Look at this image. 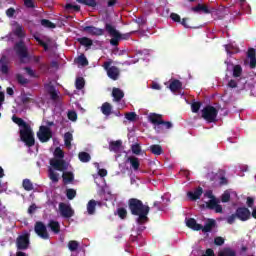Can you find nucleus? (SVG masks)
Instances as JSON below:
<instances>
[{
  "mask_svg": "<svg viewBox=\"0 0 256 256\" xmlns=\"http://www.w3.org/2000/svg\"><path fill=\"white\" fill-rule=\"evenodd\" d=\"M128 209L130 210L131 215L137 217L136 223H138V225H144V223L149 221L147 215H149L151 208L149 205L143 204V201L137 198H130L128 200Z\"/></svg>",
  "mask_w": 256,
  "mask_h": 256,
  "instance_id": "1",
  "label": "nucleus"
},
{
  "mask_svg": "<svg viewBox=\"0 0 256 256\" xmlns=\"http://www.w3.org/2000/svg\"><path fill=\"white\" fill-rule=\"evenodd\" d=\"M105 31H107V33L110 35L111 40H110V45H113V47H117V45H119V42L124 39L127 40L129 39V37H131L130 34H121L117 31V29L115 28V26L106 23L105 24Z\"/></svg>",
  "mask_w": 256,
  "mask_h": 256,
  "instance_id": "2",
  "label": "nucleus"
},
{
  "mask_svg": "<svg viewBox=\"0 0 256 256\" xmlns=\"http://www.w3.org/2000/svg\"><path fill=\"white\" fill-rule=\"evenodd\" d=\"M20 139L25 143L26 147H33L35 145V133L31 126L20 129Z\"/></svg>",
  "mask_w": 256,
  "mask_h": 256,
  "instance_id": "3",
  "label": "nucleus"
},
{
  "mask_svg": "<svg viewBox=\"0 0 256 256\" xmlns=\"http://www.w3.org/2000/svg\"><path fill=\"white\" fill-rule=\"evenodd\" d=\"M217 115H219V111L213 106H206L202 110V119L207 121V123H215Z\"/></svg>",
  "mask_w": 256,
  "mask_h": 256,
  "instance_id": "4",
  "label": "nucleus"
},
{
  "mask_svg": "<svg viewBox=\"0 0 256 256\" xmlns=\"http://www.w3.org/2000/svg\"><path fill=\"white\" fill-rule=\"evenodd\" d=\"M111 63H113L112 60L106 61L102 67L106 70L109 79H112V81H117V79H119V75H121V72L117 66H111Z\"/></svg>",
  "mask_w": 256,
  "mask_h": 256,
  "instance_id": "5",
  "label": "nucleus"
},
{
  "mask_svg": "<svg viewBox=\"0 0 256 256\" xmlns=\"http://www.w3.org/2000/svg\"><path fill=\"white\" fill-rule=\"evenodd\" d=\"M37 137L41 143H47L53 138V131H51L49 126H40L39 131L37 132Z\"/></svg>",
  "mask_w": 256,
  "mask_h": 256,
  "instance_id": "6",
  "label": "nucleus"
},
{
  "mask_svg": "<svg viewBox=\"0 0 256 256\" xmlns=\"http://www.w3.org/2000/svg\"><path fill=\"white\" fill-rule=\"evenodd\" d=\"M29 237H30L29 233H25L17 237L16 247L18 251H27V249H29V245H30Z\"/></svg>",
  "mask_w": 256,
  "mask_h": 256,
  "instance_id": "7",
  "label": "nucleus"
},
{
  "mask_svg": "<svg viewBox=\"0 0 256 256\" xmlns=\"http://www.w3.org/2000/svg\"><path fill=\"white\" fill-rule=\"evenodd\" d=\"M14 50L20 59H27L29 57V50L23 40H20L14 45Z\"/></svg>",
  "mask_w": 256,
  "mask_h": 256,
  "instance_id": "8",
  "label": "nucleus"
},
{
  "mask_svg": "<svg viewBox=\"0 0 256 256\" xmlns=\"http://www.w3.org/2000/svg\"><path fill=\"white\" fill-rule=\"evenodd\" d=\"M237 219L239 221H249L251 219V211L247 207H238L235 211Z\"/></svg>",
  "mask_w": 256,
  "mask_h": 256,
  "instance_id": "9",
  "label": "nucleus"
},
{
  "mask_svg": "<svg viewBox=\"0 0 256 256\" xmlns=\"http://www.w3.org/2000/svg\"><path fill=\"white\" fill-rule=\"evenodd\" d=\"M59 211H60L61 217H64V219H71V217L75 215V211L73 210V208H71V206L63 202L59 204Z\"/></svg>",
  "mask_w": 256,
  "mask_h": 256,
  "instance_id": "10",
  "label": "nucleus"
},
{
  "mask_svg": "<svg viewBox=\"0 0 256 256\" xmlns=\"http://www.w3.org/2000/svg\"><path fill=\"white\" fill-rule=\"evenodd\" d=\"M34 231L38 235V237H41V239H49V232H47V226H45L43 222H36Z\"/></svg>",
  "mask_w": 256,
  "mask_h": 256,
  "instance_id": "11",
  "label": "nucleus"
},
{
  "mask_svg": "<svg viewBox=\"0 0 256 256\" xmlns=\"http://www.w3.org/2000/svg\"><path fill=\"white\" fill-rule=\"evenodd\" d=\"M12 25L14 27L12 33L13 35H15V37H17L18 39H25V37H27V33L25 32V28H23V25H21L17 21H14Z\"/></svg>",
  "mask_w": 256,
  "mask_h": 256,
  "instance_id": "12",
  "label": "nucleus"
},
{
  "mask_svg": "<svg viewBox=\"0 0 256 256\" xmlns=\"http://www.w3.org/2000/svg\"><path fill=\"white\" fill-rule=\"evenodd\" d=\"M50 165L56 171H67V162L63 159L53 158L50 160Z\"/></svg>",
  "mask_w": 256,
  "mask_h": 256,
  "instance_id": "13",
  "label": "nucleus"
},
{
  "mask_svg": "<svg viewBox=\"0 0 256 256\" xmlns=\"http://www.w3.org/2000/svg\"><path fill=\"white\" fill-rule=\"evenodd\" d=\"M206 209L215 211V213H223V206L219 205V200L217 198H213L206 202Z\"/></svg>",
  "mask_w": 256,
  "mask_h": 256,
  "instance_id": "14",
  "label": "nucleus"
},
{
  "mask_svg": "<svg viewBox=\"0 0 256 256\" xmlns=\"http://www.w3.org/2000/svg\"><path fill=\"white\" fill-rule=\"evenodd\" d=\"M83 31L88 33V35H93L95 37H101L102 35H105L104 29L97 28L95 26H86L83 28Z\"/></svg>",
  "mask_w": 256,
  "mask_h": 256,
  "instance_id": "15",
  "label": "nucleus"
},
{
  "mask_svg": "<svg viewBox=\"0 0 256 256\" xmlns=\"http://www.w3.org/2000/svg\"><path fill=\"white\" fill-rule=\"evenodd\" d=\"M0 73L2 75L9 74V58L5 55L0 58Z\"/></svg>",
  "mask_w": 256,
  "mask_h": 256,
  "instance_id": "16",
  "label": "nucleus"
},
{
  "mask_svg": "<svg viewBox=\"0 0 256 256\" xmlns=\"http://www.w3.org/2000/svg\"><path fill=\"white\" fill-rule=\"evenodd\" d=\"M201 195H203V188L201 186H198L194 192H187V197L190 199V201H197L201 199Z\"/></svg>",
  "mask_w": 256,
  "mask_h": 256,
  "instance_id": "17",
  "label": "nucleus"
},
{
  "mask_svg": "<svg viewBox=\"0 0 256 256\" xmlns=\"http://www.w3.org/2000/svg\"><path fill=\"white\" fill-rule=\"evenodd\" d=\"M45 89L47 93L50 95V99L52 101H57V99H59V93L57 92V89L55 88V86L51 84H46Z\"/></svg>",
  "mask_w": 256,
  "mask_h": 256,
  "instance_id": "18",
  "label": "nucleus"
},
{
  "mask_svg": "<svg viewBox=\"0 0 256 256\" xmlns=\"http://www.w3.org/2000/svg\"><path fill=\"white\" fill-rule=\"evenodd\" d=\"M247 58L250 59V69L256 67V50L254 48L248 49Z\"/></svg>",
  "mask_w": 256,
  "mask_h": 256,
  "instance_id": "19",
  "label": "nucleus"
},
{
  "mask_svg": "<svg viewBox=\"0 0 256 256\" xmlns=\"http://www.w3.org/2000/svg\"><path fill=\"white\" fill-rule=\"evenodd\" d=\"M148 119L152 125H161L163 123V116L157 113H151Z\"/></svg>",
  "mask_w": 256,
  "mask_h": 256,
  "instance_id": "20",
  "label": "nucleus"
},
{
  "mask_svg": "<svg viewBox=\"0 0 256 256\" xmlns=\"http://www.w3.org/2000/svg\"><path fill=\"white\" fill-rule=\"evenodd\" d=\"M127 163H130V167L133 169V171H139V167L141 166L139 158L135 156H130L127 158Z\"/></svg>",
  "mask_w": 256,
  "mask_h": 256,
  "instance_id": "21",
  "label": "nucleus"
},
{
  "mask_svg": "<svg viewBox=\"0 0 256 256\" xmlns=\"http://www.w3.org/2000/svg\"><path fill=\"white\" fill-rule=\"evenodd\" d=\"M186 225L187 227H189V229H193V231H201V229H203V226L201 224H198L197 220H195L194 218H189L186 221Z\"/></svg>",
  "mask_w": 256,
  "mask_h": 256,
  "instance_id": "22",
  "label": "nucleus"
},
{
  "mask_svg": "<svg viewBox=\"0 0 256 256\" xmlns=\"http://www.w3.org/2000/svg\"><path fill=\"white\" fill-rule=\"evenodd\" d=\"M47 227L55 234L61 233V225L55 220H50Z\"/></svg>",
  "mask_w": 256,
  "mask_h": 256,
  "instance_id": "23",
  "label": "nucleus"
},
{
  "mask_svg": "<svg viewBox=\"0 0 256 256\" xmlns=\"http://www.w3.org/2000/svg\"><path fill=\"white\" fill-rule=\"evenodd\" d=\"M169 89L172 93H175L179 89H183V83L180 80L174 79L170 82Z\"/></svg>",
  "mask_w": 256,
  "mask_h": 256,
  "instance_id": "24",
  "label": "nucleus"
},
{
  "mask_svg": "<svg viewBox=\"0 0 256 256\" xmlns=\"http://www.w3.org/2000/svg\"><path fill=\"white\" fill-rule=\"evenodd\" d=\"M112 97L114 98V101L119 103L123 97H125V93L120 88H113L112 89Z\"/></svg>",
  "mask_w": 256,
  "mask_h": 256,
  "instance_id": "25",
  "label": "nucleus"
},
{
  "mask_svg": "<svg viewBox=\"0 0 256 256\" xmlns=\"http://www.w3.org/2000/svg\"><path fill=\"white\" fill-rule=\"evenodd\" d=\"M101 111L103 115L109 117L113 113V106L109 102H104L101 106Z\"/></svg>",
  "mask_w": 256,
  "mask_h": 256,
  "instance_id": "26",
  "label": "nucleus"
},
{
  "mask_svg": "<svg viewBox=\"0 0 256 256\" xmlns=\"http://www.w3.org/2000/svg\"><path fill=\"white\" fill-rule=\"evenodd\" d=\"M12 121L16 125H18V127H22V129H27L30 126L29 124H27V122H25V120H23L20 117H17L16 115L12 116Z\"/></svg>",
  "mask_w": 256,
  "mask_h": 256,
  "instance_id": "27",
  "label": "nucleus"
},
{
  "mask_svg": "<svg viewBox=\"0 0 256 256\" xmlns=\"http://www.w3.org/2000/svg\"><path fill=\"white\" fill-rule=\"evenodd\" d=\"M62 179L65 185H69V183L75 181V175L73 174V172H63Z\"/></svg>",
  "mask_w": 256,
  "mask_h": 256,
  "instance_id": "28",
  "label": "nucleus"
},
{
  "mask_svg": "<svg viewBox=\"0 0 256 256\" xmlns=\"http://www.w3.org/2000/svg\"><path fill=\"white\" fill-rule=\"evenodd\" d=\"M122 145L123 142L121 140L112 141L110 142L109 149L110 151H114V153H119Z\"/></svg>",
  "mask_w": 256,
  "mask_h": 256,
  "instance_id": "29",
  "label": "nucleus"
},
{
  "mask_svg": "<svg viewBox=\"0 0 256 256\" xmlns=\"http://www.w3.org/2000/svg\"><path fill=\"white\" fill-rule=\"evenodd\" d=\"M213 227H215V220L214 219H208L206 224L202 226L201 230L203 233H211L213 230Z\"/></svg>",
  "mask_w": 256,
  "mask_h": 256,
  "instance_id": "30",
  "label": "nucleus"
},
{
  "mask_svg": "<svg viewBox=\"0 0 256 256\" xmlns=\"http://www.w3.org/2000/svg\"><path fill=\"white\" fill-rule=\"evenodd\" d=\"M232 71H233L232 76L235 79H237V78L241 77V75H243V68L239 64L234 65Z\"/></svg>",
  "mask_w": 256,
  "mask_h": 256,
  "instance_id": "31",
  "label": "nucleus"
},
{
  "mask_svg": "<svg viewBox=\"0 0 256 256\" xmlns=\"http://www.w3.org/2000/svg\"><path fill=\"white\" fill-rule=\"evenodd\" d=\"M150 151L153 153V155H163V147L158 144L151 145Z\"/></svg>",
  "mask_w": 256,
  "mask_h": 256,
  "instance_id": "32",
  "label": "nucleus"
},
{
  "mask_svg": "<svg viewBox=\"0 0 256 256\" xmlns=\"http://www.w3.org/2000/svg\"><path fill=\"white\" fill-rule=\"evenodd\" d=\"M218 256H237V252L231 248H224L219 252Z\"/></svg>",
  "mask_w": 256,
  "mask_h": 256,
  "instance_id": "33",
  "label": "nucleus"
},
{
  "mask_svg": "<svg viewBox=\"0 0 256 256\" xmlns=\"http://www.w3.org/2000/svg\"><path fill=\"white\" fill-rule=\"evenodd\" d=\"M78 43H80V45H83L84 47L93 46V40H91V38L88 37L78 38Z\"/></svg>",
  "mask_w": 256,
  "mask_h": 256,
  "instance_id": "34",
  "label": "nucleus"
},
{
  "mask_svg": "<svg viewBox=\"0 0 256 256\" xmlns=\"http://www.w3.org/2000/svg\"><path fill=\"white\" fill-rule=\"evenodd\" d=\"M78 159L81 163H89V161H91V155L87 152H80L78 154Z\"/></svg>",
  "mask_w": 256,
  "mask_h": 256,
  "instance_id": "35",
  "label": "nucleus"
},
{
  "mask_svg": "<svg viewBox=\"0 0 256 256\" xmlns=\"http://www.w3.org/2000/svg\"><path fill=\"white\" fill-rule=\"evenodd\" d=\"M95 207H97V201L90 200L87 204V211L89 215L95 214Z\"/></svg>",
  "mask_w": 256,
  "mask_h": 256,
  "instance_id": "36",
  "label": "nucleus"
},
{
  "mask_svg": "<svg viewBox=\"0 0 256 256\" xmlns=\"http://www.w3.org/2000/svg\"><path fill=\"white\" fill-rule=\"evenodd\" d=\"M42 27H46L47 29H55V27H57V25H55V23L51 22V20H47V19H42L40 21Z\"/></svg>",
  "mask_w": 256,
  "mask_h": 256,
  "instance_id": "37",
  "label": "nucleus"
},
{
  "mask_svg": "<svg viewBox=\"0 0 256 256\" xmlns=\"http://www.w3.org/2000/svg\"><path fill=\"white\" fill-rule=\"evenodd\" d=\"M71 141H73V134L71 132H66L64 134V145H66V147H71Z\"/></svg>",
  "mask_w": 256,
  "mask_h": 256,
  "instance_id": "38",
  "label": "nucleus"
},
{
  "mask_svg": "<svg viewBox=\"0 0 256 256\" xmlns=\"http://www.w3.org/2000/svg\"><path fill=\"white\" fill-rule=\"evenodd\" d=\"M78 65H82V67H87L89 65V60H87V57H85V54H81L77 58Z\"/></svg>",
  "mask_w": 256,
  "mask_h": 256,
  "instance_id": "39",
  "label": "nucleus"
},
{
  "mask_svg": "<svg viewBox=\"0 0 256 256\" xmlns=\"http://www.w3.org/2000/svg\"><path fill=\"white\" fill-rule=\"evenodd\" d=\"M22 186L25 189V191H33V182L29 179H24L22 182Z\"/></svg>",
  "mask_w": 256,
  "mask_h": 256,
  "instance_id": "40",
  "label": "nucleus"
},
{
  "mask_svg": "<svg viewBox=\"0 0 256 256\" xmlns=\"http://www.w3.org/2000/svg\"><path fill=\"white\" fill-rule=\"evenodd\" d=\"M66 197L69 201H73L74 197H77V191L75 189L69 188L66 190Z\"/></svg>",
  "mask_w": 256,
  "mask_h": 256,
  "instance_id": "41",
  "label": "nucleus"
},
{
  "mask_svg": "<svg viewBox=\"0 0 256 256\" xmlns=\"http://www.w3.org/2000/svg\"><path fill=\"white\" fill-rule=\"evenodd\" d=\"M78 3H82V5H87L88 7H97V1L95 0H76Z\"/></svg>",
  "mask_w": 256,
  "mask_h": 256,
  "instance_id": "42",
  "label": "nucleus"
},
{
  "mask_svg": "<svg viewBox=\"0 0 256 256\" xmlns=\"http://www.w3.org/2000/svg\"><path fill=\"white\" fill-rule=\"evenodd\" d=\"M68 249H69V251H77V249H79V242H77L75 240L69 241Z\"/></svg>",
  "mask_w": 256,
  "mask_h": 256,
  "instance_id": "43",
  "label": "nucleus"
},
{
  "mask_svg": "<svg viewBox=\"0 0 256 256\" xmlns=\"http://www.w3.org/2000/svg\"><path fill=\"white\" fill-rule=\"evenodd\" d=\"M16 80L20 85H27L29 83V79L25 78L23 74H17Z\"/></svg>",
  "mask_w": 256,
  "mask_h": 256,
  "instance_id": "44",
  "label": "nucleus"
},
{
  "mask_svg": "<svg viewBox=\"0 0 256 256\" xmlns=\"http://www.w3.org/2000/svg\"><path fill=\"white\" fill-rule=\"evenodd\" d=\"M34 39L41 47H43L44 51H49V44H47V42L41 40V38L37 36H35Z\"/></svg>",
  "mask_w": 256,
  "mask_h": 256,
  "instance_id": "45",
  "label": "nucleus"
},
{
  "mask_svg": "<svg viewBox=\"0 0 256 256\" xmlns=\"http://www.w3.org/2000/svg\"><path fill=\"white\" fill-rule=\"evenodd\" d=\"M75 85H76V89L78 90L83 89V87H85V79L83 77L77 78Z\"/></svg>",
  "mask_w": 256,
  "mask_h": 256,
  "instance_id": "46",
  "label": "nucleus"
},
{
  "mask_svg": "<svg viewBox=\"0 0 256 256\" xmlns=\"http://www.w3.org/2000/svg\"><path fill=\"white\" fill-rule=\"evenodd\" d=\"M54 159H63L65 157V152L61 148L57 147L54 151Z\"/></svg>",
  "mask_w": 256,
  "mask_h": 256,
  "instance_id": "47",
  "label": "nucleus"
},
{
  "mask_svg": "<svg viewBox=\"0 0 256 256\" xmlns=\"http://www.w3.org/2000/svg\"><path fill=\"white\" fill-rule=\"evenodd\" d=\"M49 177L53 183H59V174L55 173L52 169L49 170Z\"/></svg>",
  "mask_w": 256,
  "mask_h": 256,
  "instance_id": "48",
  "label": "nucleus"
},
{
  "mask_svg": "<svg viewBox=\"0 0 256 256\" xmlns=\"http://www.w3.org/2000/svg\"><path fill=\"white\" fill-rule=\"evenodd\" d=\"M131 151L134 155H141V145L139 144H133L131 146Z\"/></svg>",
  "mask_w": 256,
  "mask_h": 256,
  "instance_id": "49",
  "label": "nucleus"
},
{
  "mask_svg": "<svg viewBox=\"0 0 256 256\" xmlns=\"http://www.w3.org/2000/svg\"><path fill=\"white\" fill-rule=\"evenodd\" d=\"M117 214L120 219H127V209L125 208H118Z\"/></svg>",
  "mask_w": 256,
  "mask_h": 256,
  "instance_id": "50",
  "label": "nucleus"
},
{
  "mask_svg": "<svg viewBox=\"0 0 256 256\" xmlns=\"http://www.w3.org/2000/svg\"><path fill=\"white\" fill-rule=\"evenodd\" d=\"M65 9H66V11H81V6L73 5V4H66Z\"/></svg>",
  "mask_w": 256,
  "mask_h": 256,
  "instance_id": "51",
  "label": "nucleus"
},
{
  "mask_svg": "<svg viewBox=\"0 0 256 256\" xmlns=\"http://www.w3.org/2000/svg\"><path fill=\"white\" fill-rule=\"evenodd\" d=\"M222 203H229L231 201V194L228 191H225L221 196Z\"/></svg>",
  "mask_w": 256,
  "mask_h": 256,
  "instance_id": "52",
  "label": "nucleus"
},
{
  "mask_svg": "<svg viewBox=\"0 0 256 256\" xmlns=\"http://www.w3.org/2000/svg\"><path fill=\"white\" fill-rule=\"evenodd\" d=\"M199 109H201V102H193L191 104L192 113H199Z\"/></svg>",
  "mask_w": 256,
  "mask_h": 256,
  "instance_id": "53",
  "label": "nucleus"
},
{
  "mask_svg": "<svg viewBox=\"0 0 256 256\" xmlns=\"http://www.w3.org/2000/svg\"><path fill=\"white\" fill-rule=\"evenodd\" d=\"M24 5L27 9H35V0H24Z\"/></svg>",
  "mask_w": 256,
  "mask_h": 256,
  "instance_id": "54",
  "label": "nucleus"
},
{
  "mask_svg": "<svg viewBox=\"0 0 256 256\" xmlns=\"http://www.w3.org/2000/svg\"><path fill=\"white\" fill-rule=\"evenodd\" d=\"M125 118L128 121H135V119L137 118V114L135 112H128L125 114Z\"/></svg>",
  "mask_w": 256,
  "mask_h": 256,
  "instance_id": "55",
  "label": "nucleus"
},
{
  "mask_svg": "<svg viewBox=\"0 0 256 256\" xmlns=\"http://www.w3.org/2000/svg\"><path fill=\"white\" fill-rule=\"evenodd\" d=\"M214 244H216L218 247H221V245L225 244V239H223L221 236H218L214 238Z\"/></svg>",
  "mask_w": 256,
  "mask_h": 256,
  "instance_id": "56",
  "label": "nucleus"
},
{
  "mask_svg": "<svg viewBox=\"0 0 256 256\" xmlns=\"http://www.w3.org/2000/svg\"><path fill=\"white\" fill-rule=\"evenodd\" d=\"M235 219H237V214L236 212L230 216L227 217L226 221L229 225H233L235 223Z\"/></svg>",
  "mask_w": 256,
  "mask_h": 256,
  "instance_id": "57",
  "label": "nucleus"
},
{
  "mask_svg": "<svg viewBox=\"0 0 256 256\" xmlns=\"http://www.w3.org/2000/svg\"><path fill=\"white\" fill-rule=\"evenodd\" d=\"M170 18L172 19V21H174L175 23H181V16H179V14L177 13H172L170 15Z\"/></svg>",
  "mask_w": 256,
  "mask_h": 256,
  "instance_id": "58",
  "label": "nucleus"
},
{
  "mask_svg": "<svg viewBox=\"0 0 256 256\" xmlns=\"http://www.w3.org/2000/svg\"><path fill=\"white\" fill-rule=\"evenodd\" d=\"M68 119L70 121H77V112L75 111H69L68 112Z\"/></svg>",
  "mask_w": 256,
  "mask_h": 256,
  "instance_id": "59",
  "label": "nucleus"
},
{
  "mask_svg": "<svg viewBox=\"0 0 256 256\" xmlns=\"http://www.w3.org/2000/svg\"><path fill=\"white\" fill-rule=\"evenodd\" d=\"M24 70L26 71L27 75H29V77H37V75H35V71H33L31 67H25Z\"/></svg>",
  "mask_w": 256,
  "mask_h": 256,
  "instance_id": "60",
  "label": "nucleus"
},
{
  "mask_svg": "<svg viewBox=\"0 0 256 256\" xmlns=\"http://www.w3.org/2000/svg\"><path fill=\"white\" fill-rule=\"evenodd\" d=\"M6 15H7V17H14V15H15V8H13V7H10V8H8L7 10H6Z\"/></svg>",
  "mask_w": 256,
  "mask_h": 256,
  "instance_id": "61",
  "label": "nucleus"
},
{
  "mask_svg": "<svg viewBox=\"0 0 256 256\" xmlns=\"http://www.w3.org/2000/svg\"><path fill=\"white\" fill-rule=\"evenodd\" d=\"M228 87H229L230 89H237V80L231 79V80L228 82Z\"/></svg>",
  "mask_w": 256,
  "mask_h": 256,
  "instance_id": "62",
  "label": "nucleus"
},
{
  "mask_svg": "<svg viewBox=\"0 0 256 256\" xmlns=\"http://www.w3.org/2000/svg\"><path fill=\"white\" fill-rule=\"evenodd\" d=\"M160 125H163L165 129H171V127H173V123H171L170 121H164V120H162V123Z\"/></svg>",
  "mask_w": 256,
  "mask_h": 256,
  "instance_id": "63",
  "label": "nucleus"
},
{
  "mask_svg": "<svg viewBox=\"0 0 256 256\" xmlns=\"http://www.w3.org/2000/svg\"><path fill=\"white\" fill-rule=\"evenodd\" d=\"M35 211H37V205H35V204L30 205L28 208L29 215H33V213H35Z\"/></svg>",
  "mask_w": 256,
  "mask_h": 256,
  "instance_id": "64",
  "label": "nucleus"
}]
</instances>
